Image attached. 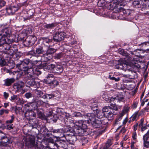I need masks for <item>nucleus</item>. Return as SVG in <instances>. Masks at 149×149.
Returning <instances> with one entry per match:
<instances>
[{
	"mask_svg": "<svg viewBox=\"0 0 149 149\" xmlns=\"http://www.w3.org/2000/svg\"><path fill=\"white\" fill-rule=\"evenodd\" d=\"M23 72L25 75V77L28 79L26 82L29 86H34L36 84V82L34 79L37 76L41 73V71L38 68H32L26 67L23 68Z\"/></svg>",
	"mask_w": 149,
	"mask_h": 149,
	"instance_id": "1",
	"label": "nucleus"
},
{
	"mask_svg": "<svg viewBox=\"0 0 149 149\" xmlns=\"http://www.w3.org/2000/svg\"><path fill=\"white\" fill-rule=\"evenodd\" d=\"M13 30L10 27L2 29L0 33V46L6 43L11 44L13 42L12 36Z\"/></svg>",
	"mask_w": 149,
	"mask_h": 149,
	"instance_id": "2",
	"label": "nucleus"
},
{
	"mask_svg": "<svg viewBox=\"0 0 149 149\" xmlns=\"http://www.w3.org/2000/svg\"><path fill=\"white\" fill-rule=\"evenodd\" d=\"M137 61L134 58L130 62L123 60L120 64L117 65L116 68L118 69H122L125 71L127 70L132 71L133 70V68L134 67H136L138 68L140 67L139 65H137Z\"/></svg>",
	"mask_w": 149,
	"mask_h": 149,
	"instance_id": "3",
	"label": "nucleus"
},
{
	"mask_svg": "<svg viewBox=\"0 0 149 149\" xmlns=\"http://www.w3.org/2000/svg\"><path fill=\"white\" fill-rule=\"evenodd\" d=\"M113 3L115 6L113 9L115 11H119L121 10H123V8L121 7L122 6H124L127 4L126 0H113Z\"/></svg>",
	"mask_w": 149,
	"mask_h": 149,
	"instance_id": "4",
	"label": "nucleus"
},
{
	"mask_svg": "<svg viewBox=\"0 0 149 149\" xmlns=\"http://www.w3.org/2000/svg\"><path fill=\"white\" fill-rule=\"evenodd\" d=\"M66 33L63 32H56L53 35V40L55 42H59L63 40Z\"/></svg>",
	"mask_w": 149,
	"mask_h": 149,
	"instance_id": "5",
	"label": "nucleus"
},
{
	"mask_svg": "<svg viewBox=\"0 0 149 149\" xmlns=\"http://www.w3.org/2000/svg\"><path fill=\"white\" fill-rule=\"evenodd\" d=\"M44 50L42 47L40 46L36 48L35 51H31L28 52L27 55H32L35 56H38L41 54H43Z\"/></svg>",
	"mask_w": 149,
	"mask_h": 149,
	"instance_id": "6",
	"label": "nucleus"
},
{
	"mask_svg": "<svg viewBox=\"0 0 149 149\" xmlns=\"http://www.w3.org/2000/svg\"><path fill=\"white\" fill-rule=\"evenodd\" d=\"M84 122H85L82 120L76 121L74 126V128L77 129L78 130H79L80 129L84 130L86 128L87 126L84 123Z\"/></svg>",
	"mask_w": 149,
	"mask_h": 149,
	"instance_id": "7",
	"label": "nucleus"
},
{
	"mask_svg": "<svg viewBox=\"0 0 149 149\" xmlns=\"http://www.w3.org/2000/svg\"><path fill=\"white\" fill-rule=\"evenodd\" d=\"M10 44L5 43L3 44V47L5 49L7 50V53L9 55L12 56L14 54L15 52L16 51V49L13 50L12 47H11L10 45Z\"/></svg>",
	"mask_w": 149,
	"mask_h": 149,
	"instance_id": "8",
	"label": "nucleus"
},
{
	"mask_svg": "<svg viewBox=\"0 0 149 149\" xmlns=\"http://www.w3.org/2000/svg\"><path fill=\"white\" fill-rule=\"evenodd\" d=\"M36 40V38L34 36H28L26 39V42L28 43L29 45H31L35 42Z\"/></svg>",
	"mask_w": 149,
	"mask_h": 149,
	"instance_id": "9",
	"label": "nucleus"
},
{
	"mask_svg": "<svg viewBox=\"0 0 149 149\" xmlns=\"http://www.w3.org/2000/svg\"><path fill=\"white\" fill-rule=\"evenodd\" d=\"M95 118V116L94 114L93 113L87 114L86 116V118L87 120H85L84 121L85 122H87V123L90 122L92 124L93 122L96 120Z\"/></svg>",
	"mask_w": 149,
	"mask_h": 149,
	"instance_id": "10",
	"label": "nucleus"
},
{
	"mask_svg": "<svg viewBox=\"0 0 149 149\" xmlns=\"http://www.w3.org/2000/svg\"><path fill=\"white\" fill-rule=\"evenodd\" d=\"M24 83L22 81H19L15 83L13 85V88L17 90L18 91L21 90L23 87Z\"/></svg>",
	"mask_w": 149,
	"mask_h": 149,
	"instance_id": "11",
	"label": "nucleus"
},
{
	"mask_svg": "<svg viewBox=\"0 0 149 149\" xmlns=\"http://www.w3.org/2000/svg\"><path fill=\"white\" fill-rule=\"evenodd\" d=\"M17 10V8L15 6L9 7L6 9V12L9 15L13 14Z\"/></svg>",
	"mask_w": 149,
	"mask_h": 149,
	"instance_id": "12",
	"label": "nucleus"
},
{
	"mask_svg": "<svg viewBox=\"0 0 149 149\" xmlns=\"http://www.w3.org/2000/svg\"><path fill=\"white\" fill-rule=\"evenodd\" d=\"M31 62V60L27 59H24L22 61V62L20 64V67H23L24 65H28L27 66L25 67H23L22 70L23 71V68L26 67H30V66L31 65V64L30 62Z\"/></svg>",
	"mask_w": 149,
	"mask_h": 149,
	"instance_id": "13",
	"label": "nucleus"
},
{
	"mask_svg": "<svg viewBox=\"0 0 149 149\" xmlns=\"http://www.w3.org/2000/svg\"><path fill=\"white\" fill-rule=\"evenodd\" d=\"M51 132H52L54 133H58L60 135L59 136L61 138L63 137L65 135H64V132L63 130L61 129L52 130L51 131Z\"/></svg>",
	"mask_w": 149,
	"mask_h": 149,
	"instance_id": "14",
	"label": "nucleus"
},
{
	"mask_svg": "<svg viewBox=\"0 0 149 149\" xmlns=\"http://www.w3.org/2000/svg\"><path fill=\"white\" fill-rule=\"evenodd\" d=\"M15 80L14 78H7L4 80V85L6 86H9L11 85L15 81Z\"/></svg>",
	"mask_w": 149,
	"mask_h": 149,
	"instance_id": "15",
	"label": "nucleus"
},
{
	"mask_svg": "<svg viewBox=\"0 0 149 149\" xmlns=\"http://www.w3.org/2000/svg\"><path fill=\"white\" fill-rule=\"evenodd\" d=\"M3 134L2 132L0 133V140H1V142L2 143H7L8 142L9 139L6 135L3 136Z\"/></svg>",
	"mask_w": 149,
	"mask_h": 149,
	"instance_id": "16",
	"label": "nucleus"
},
{
	"mask_svg": "<svg viewBox=\"0 0 149 149\" xmlns=\"http://www.w3.org/2000/svg\"><path fill=\"white\" fill-rule=\"evenodd\" d=\"M63 71L62 67L60 65H57L55 66L54 72L58 74L61 73Z\"/></svg>",
	"mask_w": 149,
	"mask_h": 149,
	"instance_id": "17",
	"label": "nucleus"
},
{
	"mask_svg": "<svg viewBox=\"0 0 149 149\" xmlns=\"http://www.w3.org/2000/svg\"><path fill=\"white\" fill-rule=\"evenodd\" d=\"M52 57V55H50L46 53L45 54H43V55L41 56V60L43 61H47L51 59Z\"/></svg>",
	"mask_w": 149,
	"mask_h": 149,
	"instance_id": "18",
	"label": "nucleus"
},
{
	"mask_svg": "<svg viewBox=\"0 0 149 149\" xmlns=\"http://www.w3.org/2000/svg\"><path fill=\"white\" fill-rule=\"evenodd\" d=\"M93 126L95 128H99L102 126L101 121L99 120H95L92 123Z\"/></svg>",
	"mask_w": 149,
	"mask_h": 149,
	"instance_id": "19",
	"label": "nucleus"
},
{
	"mask_svg": "<svg viewBox=\"0 0 149 149\" xmlns=\"http://www.w3.org/2000/svg\"><path fill=\"white\" fill-rule=\"evenodd\" d=\"M144 143H149V130L143 136Z\"/></svg>",
	"mask_w": 149,
	"mask_h": 149,
	"instance_id": "20",
	"label": "nucleus"
},
{
	"mask_svg": "<svg viewBox=\"0 0 149 149\" xmlns=\"http://www.w3.org/2000/svg\"><path fill=\"white\" fill-rule=\"evenodd\" d=\"M50 135H52V134L47 133L44 137L45 139L49 142L53 143L54 142V140L50 137Z\"/></svg>",
	"mask_w": 149,
	"mask_h": 149,
	"instance_id": "21",
	"label": "nucleus"
},
{
	"mask_svg": "<svg viewBox=\"0 0 149 149\" xmlns=\"http://www.w3.org/2000/svg\"><path fill=\"white\" fill-rule=\"evenodd\" d=\"M33 103L36 104L35 107H34V109H37L38 107V105L40 106L43 104L44 103L43 101L40 100H33Z\"/></svg>",
	"mask_w": 149,
	"mask_h": 149,
	"instance_id": "22",
	"label": "nucleus"
},
{
	"mask_svg": "<svg viewBox=\"0 0 149 149\" xmlns=\"http://www.w3.org/2000/svg\"><path fill=\"white\" fill-rule=\"evenodd\" d=\"M138 111L135 112L130 118V120L132 121H136L139 118Z\"/></svg>",
	"mask_w": 149,
	"mask_h": 149,
	"instance_id": "23",
	"label": "nucleus"
},
{
	"mask_svg": "<svg viewBox=\"0 0 149 149\" xmlns=\"http://www.w3.org/2000/svg\"><path fill=\"white\" fill-rule=\"evenodd\" d=\"M40 61H37V60H35V61H31V62H30V63L31 64V65L30 66V68H39L40 71H41V68H40V67H38V66H36L34 68H32L33 66L34 65H35L36 64H37V63H38L39 62H40Z\"/></svg>",
	"mask_w": 149,
	"mask_h": 149,
	"instance_id": "24",
	"label": "nucleus"
},
{
	"mask_svg": "<svg viewBox=\"0 0 149 149\" xmlns=\"http://www.w3.org/2000/svg\"><path fill=\"white\" fill-rule=\"evenodd\" d=\"M140 1V2H139L138 1H134L133 2L132 4L134 6L139 8L141 7V5L143 4Z\"/></svg>",
	"mask_w": 149,
	"mask_h": 149,
	"instance_id": "25",
	"label": "nucleus"
},
{
	"mask_svg": "<svg viewBox=\"0 0 149 149\" xmlns=\"http://www.w3.org/2000/svg\"><path fill=\"white\" fill-rule=\"evenodd\" d=\"M56 50L53 48H49L47 50L46 52L47 54L52 55V54L56 52Z\"/></svg>",
	"mask_w": 149,
	"mask_h": 149,
	"instance_id": "26",
	"label": "nucleus"
},
{
	"mask_svg": "<svg viewBox=\"0 0 149 149\" xmlns=\"http://www.w3.org/2000/svg\"><path fill=\"white\" fill-rule=\"evenodd\" d=\"M54 96L53 94H45L43 95L42 98L43 99H50L54 97Z\"/></svg>",
	"mask_w": 149,
	"mask_h": 149,
	"instance_id": "27",
	"label": "nucleus"
},
{
	"mask_svg": "<svg viewBox=\"0 0 149 149\" xmlns=\"http://www.w3.org/2000/svg\"><path fill=\"white\" fill-rule=\"evenodd\" d=\"M137 134L136 132H134L132 134V137L133 141L137 142H138Z\"/></svg>",
	"mask_w": 149,
	"mask_h": 149,
	"instance_id": "28",
	"label": "nucleus"
},
{
	"mask_svg": "<svg viewBox=\"0 0 149 149\" xmlns=\"http://www.w3.org/2000/svg\"><path fill=\"white\" fill-rule=\"evenodd\" d=\"M97 117L100 118L105 116V113H104L102 111H98L97 113Z\"/></svg>",
	"mask_w": 149,
	"mask_h": 149,
	"instance_id": "29",
	"label": "nucleus"
},
{
	"mask_svg": "<svg viewBox=\"0 0 149 149\" xmlns=\"http://www.w3.org/2000/svg\"><path fill=\"white\" fill-rule=\"evenodd\" d=\"M114 115L111 112L109 113H106L105 116L107 118H109V119H112L113 118Z\"/></svg>",
	"mask_w": 149,
	"mask_h": 149,
	"instance_id": "30",
	"label": "nucleus"
},
{
	"mask_svg": "<svg viewBox=\"0 0 149 149\" xmlns=\"http://www.w3.org/2000/svg\"><path fill=\"white\" fill-rule=\"evenodd\" d=\"M36 94L37 97L38 98H40L42 97V96H43L42 95L43 93L42 91H39V90H36Z\"/></svg>",
	"mask_w": 149,
	"mask_h": 149,
	"instance_id": "31",
	"label": "nucleus"
},
{
	"mask_svg": "<svg viewBox=\"0 0 149 149\" xmlns=\"http://www.w3.org/2000/svg\"><path fill=\"white\" fill-rule=\"evenodd\" d=\"M55 24L54 23L46 24L45 26V28L48 29H52L55 27Z\"/></svg>",
	"mask_w": 149,
	"mask_h": 149,
	"instance_id": "32",
	"label": "nucleus"
},
{
	"mask_svg": "<svg viewBox=\"0 0 149 149\" xmlns=\"http://www.w3.org/2000/svg\"><path fill=\"white\" fill-rule=\"evenodd\" d=\"M43 43L45 45H47V44H49L51 42L52 40L47 38H43Z\"/></svg>",
	"mask_w": 149,
	"mask_h": 149,
	"instance_id": "33",
	"label": "nucleus"
},
{
	"mask_svg": "<svg viewBox=\"0 0 149 149\" xmlns=\"http://www.w3.org/2000/svg\"><path fill=\"white\" fill-rule=\"evenodd\" d=\"M63 56V54L62 53H59L57 54H56L54 56L55 59H59L61 58Z\"/></svg>",
	"mask_w": 149,
	"mask_h": 149,
	"instance_id": "34",
	"label": "nucleus"
},
{
	"mask_svg": "<svg viewBox=\"0 0 149 149\" xmlns=\"http://www.w3.org/2000/svg\"><path fill=\"white\" fill-rule=\"evenodd\" d=\"M41 66L40 67V68H41V69L42 68L45 70H49L48 64H43L41 65Z\"/></svg>",
	"mask_w": 149,
	"mask_h": 149,
	"instance_id": "35",
	"label": "nucleus"
},
{
	"mask_svg": "<svg viewBox=\"0 0 149 149\" xmlns=\"http://www.w3.org/2000/svg\"><path fill=\"white\" fill-rule=\"evenodd\" d=\"M62 147L65 149H74L73 146L70 144L67 145V144H65L64 146H62Z\"/></svg>",
	"mask_w": 149,
	"mask_h": 149,
	"instance_id": "36",
	"label": "nucleus"
},
{
	"mask_svg": "<svg viewBox=\"0 0 149 149\" xmlns=\"http://www.w3.org/2000/svg\"><path fill=\"white\" fill-rule=\"evenodd\" d=\"M81 141L82 142V145L83 146L85 145V144L87 143L88 142V140L87 139H85L84 137L81 138Z\"/></svg>",
	"mask_w": 149,
	"mask_h": 149,
	"instance_id": "37",
	"label": "nucleus"
},
{
	"mask_svg": "<svg viewBox=\"0 0 149 149\" xmlns=\"http://www.w3.org/2000/svg\"><path fill=\"white\" fill-rule=\"evenodd\" d=\"M37 113L39 118H41L43 117V115L42 112L40 111L38 109L36 110Z\"/></svg>",
	"mask_w": 149,
	"mask_h": 149,
	"instance_id": "38",
	"label": "nucleus"
},
{
	"mask_svg": "<svg viewBox=\"0 0 149 149\" xmlns=\"http://www.w3.org/2000/svg\"><path fill=\"white\" fill-rule=\"evenodd\" d=\"M9 113V111L8 110L2 109L0 110V115H2L4 113L8 114Z\"/></svg>",
	"mask_w": 149,
	"mask_h": 149,
	"instance_id": "39",
	"label": "nucleus"
},
{
	"mask_svg": "<svg viewBox=\"0 0 149 149\" xmlns=\"http://www.w3.org/2000/svg\"><path fill=\"white\" fill-rule=\"evenodd\" d=\"M46 78L45 79V81L46 84H51V83L53 80L51 78Z\"/></svg>",
	"mask_w": 149,
	"mask_h": 149,
	"instance_id": "40",
	"label": "nucleus"
},
{
	"mask_svg": "<svg viewBox=\"0 0 149 149\" xmlns=\"http://www.w3.org/2000/svg\"><path fill=\"white\" fill-rule=\"evenodd\" d=\"M110 107L109 106H105L102 109V111L104 113H105L108 112L109 109H110Z\"/></svg>",
	"mask_w": 149,
	"mask_h": 149,
	"instance_id": "41",
	"label": "nucleus"
},
{
	"mask_svg": "<svg viewBox=\"0 0 149 149\" xmlns=\"http://www.w3.org/2000/svg\"><path fill=\"white\" fill-rule=\"evenodd\" d=\"M33 95V94L29 92L26 93L24 95L25 97L28 99L31 97Z\"/></svg>",
	"mask_w": 149,
	"mask_h": 149,
	"instance_id": "42",
	"label": "nucleus"
},
{
	"mask_svg": "<svg viewBox=\"0 0 149 149\" xmlns=\"http://www.w3.org/2000/svg\"><path fill=\"white\" fill-rule=\"evenodd\" d=\"M58 82L56 80L53 79L52 80L51 84H50L51 85H53L54 86H57L58 85Z\"/></svg>",
	"mask_w": 149,
	"mask_h": 149,
	"instance_id": "43",
	"label": "nucleus"
},
{
	"mask_svg": "<svg viewBox=\"0 0 149 149\" xmlns=\"http://www.w3.org/2000/svg\"><path fill=\"white\" fill-rule=\"evenodd\" d=\"M130 107L128 106L127 105L125 106L124 108V109L123 110V111L124 113H126L130 109Z\"/></svg>",
	"mask_w": 149,
	"mask_h": 149,
	"instance_id": "44",
	"label": "nucleus"
},
{
	"mask_svg": "<svg viewBox=\"0 0 149 149\" xmlns=\"http://www.w3.org/2000/svg\"><path fill=\"white\" fill-rule=\"evenodd\" d=\"M6 64V62L4 60H2L0 58V65L3 66Z\"/></svg>",
	"mask_w": 149,
	"mask_h": 149,
	"instance_id": "45",
	"label": "nucleus"
},
{
	"mask_svg": "<svg viewBox=\"0 0 149 149\" xmlns=\"http://www.w3.org/2000/svg\"><path fill=\"white\" fill-rule=\"evenodd\" d=\"M74 115L76 117L82 116V114L80 112H78L74 113Z\"/></svg>",
	"mask_w": 149,
	"mask_h": 149,
	"instance_id": "46",
	"label": "nucleus"
},
{
	"mask_svg": "<svg viewBox=\"0 0 149 149\" xmlns=\"http://www.w3.org/2000/svg\"><path fill=\"white\" fill-rule=\"evenodd\" d=\"M11 119L10 120H7L6 121V123H12L13 121L14 118V117L13 115H12L10 116Z\"/></svg>",
	"mask_w": 149,
	"mask_h": 149,
	"instance_id": "47",
	"label": "nucleus"
},
{
	"mask_svg": "<svg viewBox=\"0 0 149 149\" xmlns=\"http://www.w3.org/2000/svg\"><path fill=\"white\" fill-rule=\"evenodd\" d=\"M13 124L8 125L6 126V129L8 130H10L13 129Z\"/></svg>",
	"mask_w": 149,
	"mask_h": 149,
	"instance_id": "48",
	"label": "nucleus"
},
{
	"mask_svg": "<svg viewBox=\"0 0 149 149\" xmlns=\"http://www.w3.org/2000/svg\"><path fill=\"white\" fill-rule=\"evenodd\" d=\"M116 100H117L118 101L120 102L122 101L124 99V98L122 96L120 97H119L118 96L116 97Z\"/></svg>",
	"mask_w": 149,
	"mask_h": 149,
	"instance_id": "49",
	"label": "nucleus"
},
{
	"mask_svg": "<svg viewBox=\"0 0 149 149\" xmlns=\"http://www.w3.org/2000/svg\"><path fill=\"white\" fill-rule=\"evenodd\" d=\"M55 65L53 64H51L49 65V70H53L54 72Z\"/></svg>",
	"mask_w": 149,
	"mask_h": 149,
	"instance_id": "50",
	"label": "nucleus"
},
{
	"mask_svg": "<svg viewBox=\"0 0 149 149\" xmlns=\"http://www.w3.org/2000/svg\"><path fill=\"white\" fill-rule=\"evenodd\" d=\"M29 140L31 143L33 144L35 142V138L34 137L31 136L30 137Z\"/></svg>",
	"mask_w": 149,
	"mask_h": 149,
	"instance_id": "51",
	"label": "nucleus"
},
{
	"mask_svg": "<svg viewBox=\"0 0 149 149\" xmlns=\"http://www.w3.org/2000/svg\"><path fill=\"white\" fill-rule=\"evenodd\" d=\"M136 143V142H135L132 141L131 143V148L132 149H135V145Z\"/></svg>",
	"mask_w": 149,
	"mask_h": 149,
	"instance_id": "52",
	"label": "nucleus"
},
{
	"mask_svg": "<svg viewBox=\"0 0 149 149\" xmlns=\"http://www.w3.org/2000/svg\"><path fill=\"white\" fill-rule=\"evenodd\" d=\"M54 75L52 74H48L46 78H51V79H54Z\"/></svg>",
	"mask_w": 149,
	"mask_h": 149,
	"instance_id": "53",
	"label": "nucleus"
},
{
	"mask_svg": "<svg viewBox=\"0 0 149 149\" xmlns=\"http://www.w3.org/2000/svg\"><path fill=\"white\" fill-rule=\"evenodd\" d=\"M5 3L3 0H0V8L3 6L5 4Z\"/></svg>",
	"mask_w": 149,
	"mask_h": 149,
	"instance_id": "54",
	"label": "nucleus"
},
{
	"mask_svg": "<svg viewBox=\"0 0 149 149\" xmlns=\"http://www.w3.org/2000/svg\"><path fill=\"white\" fill-rule=\"evenodd\" d=\"M3 96L4 98L6 99L9 96V94L8 93L5 92L3 93Z\"/></svg>",
	"mask_w": 149,
	"mask_h": 149,
	"instance_id": "55",
	"label": "nucleus"
},
{
	"mask_svg": "<svg viewBox=\"0 0 149 149\" xmlns=\"http://www.w3.org/2000/svg\"><path fill=\"white\" fill-rule=\"evenodd\" d=\"M138 104V103L137 102H135L132 105V107L133 109H136L137 107Z\"/></svg>",
	"mask_w": 149,
	"mask_h": 149,
	"instance_id": "56",
	"label": "nucleus"
},
{
	"mask_svg": "<svg viewBox=\"0 0 149 149\" xmlns=\"http://www.w3.org/2000/svg\"><path fill=\"white\" fill-rule=\"evenodd\" d=\"M103 95H102V97L103 98V99H104V100H105L106 101H107V96H105V95L106 94V93H105V92H103Z\"/></svg>",
	"mask_w": 149,
	"mask_h": 149,
	"instance_id": "57",
	"label": "nucleus"
},
{
	"mask_svg": "<svg viewBox=\"0 0 149 149\" xmlns=\"http://www.w3.org/2000/svg\"><path fill=\"white\" fill-rule=\"evenodd\" d=\"M48 130L46 128H45L43 130V132L44 133V134L45 135V136L46 135L47 133L48 132Z\"/></svg>",
	"mask_w": 149,
	"mask_h": 149,
	"instance_id": "58",
	"label": "nucleus"
},
{
	"mask_svg": "<svg viewBox=\"0 0 149 149\" xmlns=\"http://www.w3.org/2000/svg\"><path fill=\"white\" fill-rule=\"evenodd\" d=\"M15 99L17 100V96L16 95H13L11 97V100H13Z\"/></svg>",
	"mask_w": 149,
	"mask_h": 149,
	"instance_id": "59",
	"label": "nucleus"
},
{
	"mask_svg": "<svg viewBox=\"0 0 149 149\" xmlns=\"http://www.w3.org/2000/svg\"><path fill=\"white\" fill-rule=\"evenodd\" d=\"M63 114L67 118H69L70 116V114L66 112H64L63 113Z\"/></svg>",
	"mask_w": 149,
	"mask_h": 149,
	"instance_id": "60",
	"label": "nucleus"
},
{
	"mask_svg": "<svg viewBox=\"0 0 149 149\" xmlns=\"http://www.w3.org/2000/svg\"><path fill=\"white\" fill-rule=\"evenodd\" d=\"M144 120L143 118H142L140 120V123L139 124V127L140 126H142L143 125V122H144Z\"/></svg>",
	"mask_w": 149,
	"mask_h": 149,
	"instance_id": "61",
	"label": "nucleus"
},
{
	"mask_svg": "<svg viewBox=\"0 0 149 149\" xmlns=\"http://www.w3.org/2000/svg\"><path fill=\"white\" fill-rule=\"evenodd\" d=\"M141 129V130L142 131H143L145 130L146 128V126H143L142 125V126L139 127Z\"/></svg>",
	"mask_w": 149,
	"mask_h": 149,
	"instance_id": "62",
	"label": "nucleus"
},
{
	"mask_svg": "<svg viewBox=\"0 0 149 149\" xmlns=\"http://www.w3.org/2000/svg\"><path fill=\"white\" fill-rule=\"evenodd\" d=\"M138 124H135L134 126V131H135L136 130H137V127H138Z\"/></svg>",
	"mask_w": 149,
	"mask_h": 149,
	"instance_id": "63",
	"label": "nucleus"
},
{
	"mask_svg": "<svg viewBox=\"0 0 149 149\" xmlns=\"http://www.w3.org/2000/svg\"><path fill=\"white\" fill-rule=\"evenodd\" d=\"M143 44L147 46H149V41L148 42H145L143 43Z\"/></svg>",
	"mask_w": 149,
	"mask_h": 149,
	"instance_id": "64",
	"label": "nucleus"
}]
</instances>
